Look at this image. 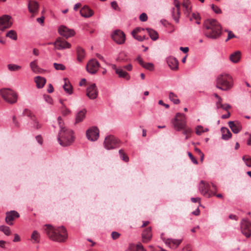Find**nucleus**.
<instances>
[{
  "label": "nucleus",
  "mask_w": 251,
  "mask_h": 251,
  "mask_svg": "<svg viewBox=\"0 0 251 251\" xmlns=\"http://www.w3.org/2000/svg\"><path fill=\"white\" fill-rule=\"evenodd\" d=\"M204 35L208 38L216 39L222 33V27L219 23L213 19H207L203 23Z\"/></svg>",
  "instance_id": "nucleus-1"
},
{
  "label": "nucleus",
  "mask_w": 251,
  "mask_h": 251,
  "mask_svg": "<svg viewBox=\"0 0 251 251\" xmlns=\"http://www.w3.org/2000/svg\"><path fill=\"white\" fill-rule=\"evenodd\" d=\"M45 226V232L51 240L58 242H63L67 239L68 235L64 226L55 228L50 225H46Z\"/></svg>",
  "instance_id": "nucleus-2"
},
{
  "label": "nucleus",
  "mask_w": 251,
  "mask_h": 251,
  "mask_svg": "<svg viewBox=\"0 0 251 251\" xmlns=\"http://www.w3.org/2000/svg\"><path fill=\"white\" fill-rule=\"evenodd\" d=\"M233 84V78L230 75L222 73L217 77L216 87L223 91H228L232 88Z\"/></svg>",
  "instance_id": "nucleus-3"
},
{
  "label": "nucleus",
  "mask_w": 251,
  "mask_h": 251,
  "mask_svg": "<svg viewBox=\"0 0 251 251\" xmlns=\"http://www.w3.org/2000/svg\"><path fill=\"white\" fill-rule=\"evenodd\" d=\"M75 140L73 131L67 127H62L58 136L57 140L60 145L63 147L70 146Z\"/></svg>",
  "instance_id": "nucleus-4"
},
{
  "label": "nucleus",
  "mask_w": 251,
  "mask_h": 251,
  "mask_svg": "<svg viewBox=\"0 0 251 251\" xmlns=\"http://www.w3.org/2000/svg\"><path fill=\"white\" fill-rule=\"evenodd\" d=\"M172 123L174 128L180 131L181 129H184L186 127V118L184 114L177 113L175 118L172 120Z\"/></svg>",
  "instance_id": "nucleus-5"
},
{
  "label": "nucleus",
  "mask_w": 251,
  "mask_h": 251,
  "mask_svg": "<svg viewBox=\"0 0 251 251\" xmlns=\"http://www.w3.org/2000/svg\"><path fill=\"white\" fill-rule=\"evenodd\" d=\"M0 94L3 99L8 103H14L17 100V94L10 89H1Z\"/></svg>",
  "instance_id": "nucleus-6"
},
{
  "label": "nucleus",
  "mask_w": 251,
  "mask_h": 251,
  "mask_svg": "<svg viewBox=\"0 0 251 251\" xmlns=\"http://www.w3.org/2000/svg\"><path fill=\"white\" fill-rule=\"evenodd\" d=\"M104 147L107 150H111L120 146V141L113 135H109L105 137L104 142Z\"/></svg>",
  "instance_id": "nucleus-7"
},
{
  "label": "nucleus",
  "mask_w": 251,
  "mask_h": 251,
  "mask_svg": "<svg viewBox=\"0 0 251 251\" xmlns=\"http://www.w3.org/2000/svg\"><path fill=\"white\" fill-rule=\"evenodd\" d=\"M48 44H53L55 49L58 50L70 49L71 47V44L60 37L57 38L54 43H49Z\"/></svg>",
  "instance_id": "nucleus-8"
},
{
  "label": "nucleus",
  "mask_w": 251,
  "mask_h": 251,
  "mask_svg": "<svg viewBox=\"0 0 251 251\" xmlns=\"http://www.w3.org/2000/svg\"><path fill=\"white\" fill-rule=\"evenodd\" d=\"M240 228L242 233L247 238L251 235V223L247 219H242L240 223Z\"/></svg>",
  "instance_id": "nucleus-9"
},
{
  "label": "nucleus",
  "mask_w": 251,
  "mask_h": 251,
  "mask_svg": "<svg viewBox=\"0 0 251 251\" xmlns=\"http://www.w3.org/2000/svg\"><path fill=\"white\" fill-rule=\"evenodd\" d=\"M11 19V17L7 15H4L0 17V30L3 31L12 26L13 22Z\"/></svg>",
  "instance_id": "nucleus-10"
},
{
  "label": "nucleus",
  "mask_w": 251,
  "mask_h": 251,
  "mask_svg": "<svg viewBox=\"0 0 251 251\" xmlns=\"http://www.w3.org/2000/svg\"><path fill=\"white\" fill-rule=\"evenodd\" d=\"M210 185L206 183L205 181L201 180L199 184V189L201 193L208 198L211 197L215 195V193L209 192Z\"/></svg>",
  "instance_id": "nucleus-11"
},
{
  "label": "nucleus",
  "mask_w": 251,
  "mask_h": 251,
  "mask_svg": "<svg viewBox=\"0 0 251 251\" xmlns=\"http://www.w3.org/2000/svg\"><path fill=\"white\" fill-rule=\"evenodd\" d=\"M111 36L113 40L118 44H122L125 41L126 35L120 30H116Z\"/></svg>",
  "instance_id": "nucleus-12"
},
{
  "label": "nucleus",
  "mask_w": 251,
  "mask_h": 251,
  "mask_svg": "<svg viewBox=\"0 0 251 251\" xmlns=\"http://www.w3.org/2000/svg\"><path fill=\"white\" fill-rule=\"evenodd\" d=\"M86 134L88 140L95 141L99 137V130L97 127H92L86 131Z\"/></svg>",
  "instance_id": "nucleus-13"
},
{
  "label": "nucleus",
  "mask_w": 251,
  "mask_h": 251,
  "mask_svg": "<svg viewBox=\"0 0 251 251\" xmlns=\"http://www.w3.org/2000/svg\"><path fill=\"white\" fill-rule=\"evenodd\" d=\"M100 67V64L96 59L90 60L87 65L86 70L90 74H96Z\"/></svg>",
  "instance_id": "nucleus-14"
},
{
  "label": "nucleus",
  "mask_w": 251,
  "mask_h": 251,
  "mask_svg": "<svg viewBox=\"0 0 251 251\" xmlns=\"http://www.w3.org/2000/svg\"><path fill=\"white\" fill-rule=\"evenodd\" d=\"M28 9L29 12L32 14V17L38 12L39 5L38 3L35 0H28Z\"/></svg>",
  "instance_id": "nucleus-15"
},
{
  "label": "nucleus",
  "mask_w": 251,
  "mask_h": 251,
  "mask_svg": "<svg viewBox=\"0 0 251 251\" xmlns=\"http://www.w3.org/2000/svg\"><path fill=\"white\" fill-rule=\"evenodd\" d=\"M98 95V89L95 84L90 85L87 88L86 95L91 100H94L97 98Z\"/></svg>",
  "instance_id": "nucleus-16"
},
{
  "label": "nucleus",
  "mask_w": 251,
  "mask_h": 251,
  "mask_svg": "<svg viewBox=\"0 0 251 251\" xmlns=\"http://www.w3.org/2000/svg\"><path fill=\"white\" fill-rule=\"evenodd\" d=\"M58 32L61 35L66 38L73 36L75 34V32L73 29H69L64 25L59 27Z\"/></svg>",
  "instance_id": "nucleus-17"
},
{
  "label": "nucleus",
  "mask_w": 251,
  "mask_h": 251,
  "mask_svg": "<svg viewBox=\"0 0 251 251\" xmlns=\"http://www.w3.org/2000/svg\"><path fill=\"white\" fill-rule=\"evenodd\" d=\"M20 217L19 214L16 211L12 210L6 213L5 222L9 225H13L12 221Z\"/></svg>",
  "instance_id": "nucleus-18"
},
{
  "label": "nucleus",
  "mask_w": 251,
  "mask_h": 251,
  "mask_svg": "<svg viewBox=\"0 0 251 251\" xmlns=\"http://www.w3.org/2000/svg\"><path fill=\"white\" fill-rule=\"evenodd\" d=\"M167 64L170 68L174 71L178 69V61L173 56H169L167 59Z\"/></svg>",
  "instance_id": "nucleus-19"
},
{
  "label": "nucleus",
  "mask_w": 251,
  "mask_h": 251,
  "mask_svg": "<svg viewBox=\"0 0 251 251\" xmlns=\"http://www.w3.org/2000/svg\"><path fill=\"white\" fill-rule=\"evenodd\" d=\"M142 241L144 243L149 242L152 238L151 228L149 227L145 229L142 234Z\"/></svg>",
  "instance_id": "nucleus-20"
},
{
  "label": "nucleus",
  "mask_w": 251,
  "mask_h": 251,
  "mask_svg": "<svg viewBox=\"0 0 251 251\" xmlns=\"http://www.w3.org/2000/svg\"><path fill=\"white\" fill-rule=\"evenodd\" d=\"M181 242V239L168 238L165 240V243L169 248L172 249H176L178 247Z\"/></svg>",
  "instance_id": "nucleus-21"
},
{
  "label": "nucleus",
  "mask_w": 251,
  "mask_h": 251,
  "mask_svg": "<svg viewBox=\"0 0 251 251\" xmlns=\"http://www.w3.org/2000/svg\"><path fill=\"white\" fill-rule=\"evenodd\" d=\"M228 124L229 127L234 133L237 134L242 129V126L238 122L229 121Z\"/></svg>",
  "instance_id": "nucleus-22"
},
{
  "label": "nucleus",
  "mask_w": 251,
  "mask_h": 251,
  "mask_svg": "<svg viewBox=\"0 0 251 251\" xmlns=\"http://www.w3.org/2000/svg\"><path fill=\"white\" fill-rule=\"evenodd\" d=\"M80 14L83 17L89 18L93 15L94 12L88 6H84L80 9Z\"/></svg>",
  "instance_id": "nucleus-23"
},
{
  "label": "nucleus",
  "mask_w": 251,
  "mask_h": 251,
  "mask_svg": "<svg viewBox=\"0 0 251 251\" xmlns=\"http://www.w3.org/2000/svg\"><path fill=\"white\" fill-rule=\"evenodd\" d=\"M191 2L190 0H183L182 3V6L185 8L184 10V14L186 17L189 16L191 11V7L190 6Z\"/></svg>",
  "instance_id": "nucleus-24"
},
{
  "label": "nucleus",
  "mask_w": 251,
  "mask_h": 251,
  "mask_svg": "<svg viewBox=\"0 0 251 251\" xmlns=\"http://www.w3.org/2000/svg\"><path fill=\"white\" fill-rule=\"evenodd\" d=\"M221 132L222 134V138L223 140H227L231 138L232 134L227 128L225 127H222Z\"/></svg>",
  "instance_id": "nucleus-25"
},
{
  "label": "nucleus",
  "mask_w": 251,
  "mask_h": 251,
  "mask_svg": "<svg viewBox=\"0 0 251 251\" xmlns=\"http://www.w3.org/2000/svg\"><path fill=\"white\" fill-rule=\"evenodd\" d=\"M30 67L31 70L36 74H41L44 72V70L37 65L35 60L30 62Z\"/></svg>",
  "instance_id": "nucleus-26"
},
{
  "label": "nucleus",
  "mask_w": 251,
  "mask_h": 251,
  "mask_svg": "<svg viewBox=\"0 0 251 251\" xmlns=\"http://www.w3.org/2000/svg\"><path fill=\"white\" fill-rule=\"evenodd\" d=\"M119 77L124 78L126 80H129L130 79V76L129 74L125 71L123 68L119 67L118 70H116V73Z\"/></svg>",
  "instance_id": "nucleus-27"
},
{
  "label": "nucleus",
  "mask_w": 251,
  "mask_h": 251,
  "mask_svg": "<svg viewBox=\"0 0 251 251\" xmlns=\"http://www.w3.org/2000/svg\"><path fill=\"white\" fill-rule=\"evenodd\" d=\"M34 81L38 88H42L45 85L46 80L44 77L38 76L34 78Z\"/></svg>",
  "instance_id": "nucleus-28"
},
{
  "label": "nucleus",
  "mask_w": 251,
  "mask_h": 251,
  "mask_svg": "<svg viewBox=\"0 0 251 251\" xmlns=\"http://www.w3.org/2000/svg\"><path fill=\"white\" fill-rule=\"evenodd\" d=\"M86 111L85 109H83L79 111L76 115L75 117V123H78L82 122L85 117Z\"/></svg>",
  "instance_id": "nucleus-29"
},
{
  "label": "nucleus",
  "mask_w": 251,
  "mask_h": 251,
  "mask_svg": "<svg viewBox=\"0 0 251 251\" xmlns=\"http://www.w3.org/2000/svg\"><path fill=\"white\" fill-rule=\"evenodd\" d=\"M65 83L63 85V89L64 91L69 95L73 93V89L71 84L67 78H64Z\"/></svg>",
  "instance_id": "nucleus-30"
},
{
  "label": "nucleus",
  "mask_w": 251,
  "mask_h": 251,
  "mask_svg": "<svg viewBox=\"0 0 251 251\" xmlns=\"http://www.w3.org/2000/svg\"><path fill=\"white\" fill-rule=\"evenodd\" d=\"M188 17H189V20L190 21H193V20H195V23L198 24L200 25L201 24V17L198 12H193L191 14V16L189 15V16Z\"/></svg>",
  "instance_id": "nucleus-31"
},
{
  "label": "nucleus",
  "mask_w": 251,
  "mask_h": 251,
  "mask_svg": "<svg viewBox=\"0 0 251 251\" xmlns=\"http://www.w3.org/2000/svg\"><path fill=\"white\" fill-rule=\"evenodd\" d=\"M172 15L176 23H178L180 15V9L173 8L172 10Z\"/></svg>",
  "instance_id": "nucleus-32"
},
{
  "label": "nucleus",
  "mask_w": 251,
  "mask_h": 251,
  "mask_svg": "<svg viewBox=\"0 0 251 251\" xmlns=\"http://www.w3.org/2000/svg\"><path fill=\"white\" fill-rule=\"evenodd\" d=\"M77 59L79 62H81L85 57V53L84 50L80 47L76 49Z\"/></svg>",
  "instance_id": "nucleus-33"
},
{
  "label": "nucleus",
  "mask_w": 251,
  "mask_h": 251,
  "mask_svg": "<svg viewBox=\"0 0 251 251\" xmlns=\"http://www.w3.org/2000/svg\"><path fill=\"white\" fill-rule=\"evenodd\" d=\"M241 52L239 51H236L230 55V60L233 63H237L240 59Z\"/></svg>",
  "instance_id": "nucleus-34"
},
{
  "label": "nucleus",
  "mask_w": 251,
  "mask_h": 251,
  "mask_svg": "<svg viewBox=\"0 0 251 251\" xmlns=\"http://www.w3.org/2000/svg\"><path fill=\"white\" fill-rule=\"evenodd\" d=\"M31 239L33 243H39L40 240V234L36 230H34L31 236Z\"/></svg>",
  "instance_id": "nucleus-35"
},
{
  "label": "nucleus",
  "mask_w": 251,
  "mask_h": 251,
  "mask_svg": "<svg viewBox=\"0 0 251 251\" xmlns=\"http://www.w3.org/2000/svg\"><path fill=\"white\" fill-rule=\"evenodd\" d=\"M146 30L152 40L155 41L158 38V34L156 31L151 28H146Z\"/></svg>",
  "instance_id": "nucleus-36"
},
{
  "label": "nucleus",
  "mask_w": 251,
  "mask_h": 251,
  "mask_svg": "<svg viewBox=\"0 0 251 251\" xmlns=\"http://www.w3.org/2000/svg\"><path fill=\"white\" fill-rule=\"evenodd\" d=\"M23 116H27L32 121L36 116L34 113L29 109H25L23 112Z\"/></svg>",
  "instance_id": "nucleus-37"
},
{
  "label": "nucleus",
  "mask_w": 251,
  "mask_h": 251,
  "mask_svg": "<svg viewBox=\"0 0 251 251\" xmlns=\"http://www.w3.org/2000/svg\"><path fill=\"white\" fill-rule=\"evenodd\" d=\"M169 99L174 104H178L180 103V100L177 99V96L173 92H170L169 95Z\"/></svg>",
  "instance_id": "nucleus-38"
},
{
  "label": "nucleus",
  "mask_w": 251,
  "mask_h": 251,
  "mask_svg": "<svg viewBox=\"0 0 251 251\" xmlns=\"http://www.w3.org/2000/svg\"><path fill=\"white\" fill-rule=\"evenodd\" d=\"M32 127L35 129H41L42 127V124L39 122L37 117L32 121Z\"/></svg>",
  "instance_id": "nucleus-39"
},
{
  "label": "nucleus",
  "mask_w": 251,
  "mask_h": 251,
  "mask_svg": "<svg viewBox=\"0 0 251 251\" xmlns=\"http://www.w3.org/2000/svg\"><path fill=\"white\" fill-rule=\"evenodd\" d=\"M208 131H209V129L208 128H204L201 126H198L196 127V133L198 135H201L202 133L205 132H207Z\"/></svg>",
  "instance_id": "nucleus-40"
},
{
  "label": "nucleus",
  "mask_w": 251,
  "mask_h": 251,
  "mask_svg": "<svg viewBox=\"0 0 251 251\" xmlns=\"http://www.w3.org/2000/svg\"><path fill=\"white\" fill-rule=\"evenodd\" d=\"M6 36L14 40H16L17 39V33L16 31L13 30L8 31L6 34Z\"/></svg>",
  "instance_id": "nucleus-41"
},
{
  "label": "nucleus",
  "mask_w": 251,
  "mask_h": 251,
  "mask_svg": "<svg viewBox=\"0 0 251 251\" xmlns=\"http://www.w3.org/2000/svg\"><path fill=\"white\" fill-rule=\"evenodd\" d=\"M0 231H2L4 234L7 236H9L11 234L10 228L5 226H0Z\"/></svg>",
  "instance_id": "nucleus-42"
},
{
  "label": "nucleus",
  "mask_w": 251,
  "mask_h": 251,
  "mask_svg": "<svg viewBox=\"0 0 251 251\" xmlns=\"http://www.w3.org/2000/svg\"><path fill=\"white\" fill-rule=\"evenodd\" d=\"M7 66L10 71H18L22 69L21 66L16 64H10Z\"/></svg>",
  "instance_id": "nucleus-43"
},
{
  "label": "nucleus",
  "mask_w": 251,
  "mask_h": 251,
  "mask_svg": "<svg viewBox=\"0 0 251 251\" xmlns=\"http://www.w3.org/2000/svg\"><path fill=\"white\" fill-rule=\"evenodd\" d=\"M53 66L56 70L63 71L66 69V67L63 64L54 63Z\"/></svg>",
  "instance_id": "nucleus-44"
},
{
  "label": "nucleus",
  "mask_w": 251,
  "mask_h": 251,
  "mask_svg": "<svg viewBox=\"0 0 251 251\" xmlns=\"http://www.w3.org/2000/svg\"><path fill=\"white\" fill-rule=\"evenodd\" d=\"M120 157L125 161L127 162L129 160L128 156L125 153L123 150H120L119 151Z\"/></svg>",
  "instance_id": "nucleus-45"
},
{
  "label": "nucleus",
  "mask_w": 251,
  "mask_h": 251,
  "mask_svg": "<svg viewBox=\"0 0 251 251\" xmlns=\"http://www.w3.org/2000/svg\"><path fill=\"white\" fill-rule=\"evenodd\" d=\"M242 159L245 161L247 166L251 167V157L244 155L243 156Z\"/></svg>",
  "instance_id": "nucleus-46"
},
{
  "label": "nucleus",
  "mask_w": 251,
  "mask_h": 251,
  "mask_svg": "<svg viewBox=\"0 0 251 251\" xmlns=\"http://www.w3.org/2000/svg\"><path fill=\"white\" fill-rule=\"evenodd\" d=\"M143 68L151 71L153 69V64L151 63H144L143 65L142 66Z\"/></svg>",
  "instance_id": "nucleus-47"
},
{
  "label": "nucleus",
  "mask_w": 251,
  "mask_h": 251,
  "mask_svg": "<svg viewBox=\"0 0 251 251\" xmlns=\"http://www.w3.org/2000/svg\"><path fill=\"white\" fill-rule=\"evenodd\" d=\"M182 130H183V131L182 132L183 134L184 135H186L185 139H188L189 138V135L192 132V129L190 128H186V127L184 129H182Z\"/></svg>",
  "instance_id": "nucleus-48"
},
{
  "label": "nucleus",
  "mask_w": 251,
  "mask_h": 251,
  "mask_svg": "<svg viewBox=\"0 0 251 251\" xmlns=\"http://www.w3.org/2000/svg\"><path fill=\"white\" fill-rule=\"evenodd\" d=\"M211 7L213 11L216 14H220L222 13L221 9L217 6L213 4L211 5Z\"/></svg>",
  "instance_id": "nucleus-49"
},
{
  "label": "nucleus",
  "mask_w": 251,
  "mask_h": 251,
  "mask_svg": "<svg viewBox=\"0 0 251 251\" xmlns=\"http://www.w3.org/2000/svg\"><path fill=\"white\" fill-rule=\"evenodd\" d=\"M126 251H138L137 250V244H130Z\"/></svg>",
  "instance_id": "nucleus-50"
},
{
  "label": "nucleus",
  "mask_w": 251,
  "mask_h": 251,
  "mask_svg": "<svg viewBox=\"0 0 251 251\" xmlns=\"http://www.w3.org/2000/svg\"><path fill=\"white\" fill-rule=\"evenodd\" d=\"M139 19L141 22H146L148 20L147 15L145 13H142L139 16Z\"/></svg>",
  "instance_id": "nucleus-51"
},
{
  "label": "nucleus",
  "mask_w": 251,
  "mask_h": 251,
  "mask_svg": "<svg viewBox=\"0 0 251 251\" xmlns=\"http://www.w3.org/2000/svg\"><path fill=\"white\" fill-rule=\"evenodd\" d=\"M120 234L116 231H113L111 233V237L113 240H116L119 238Z\"/></svg>",
  "instance_id": "nucleus-52"
},
{
  "label": "nucleus",
  "mask_w": 251,
  "mask_h": 251,
  "mask_svg": "<svg viewBox=\"0 0 251 251\" xmlns=\"http://www.w3.org/2000/svg\"><path fill=\"white\" fill-rule=\"evenodd\" d=\"M44 100L49 103L52 104L53 102V100L48 95H44Z\"/></svg>",
  "instance_id": "nucleus-53"
},
{
  "label": "nucleus",
  "mask_w": 251,
  "mask_h": 251,
  "mask_svg": "<svg viewBox=\"0 0 251 251\" xmlns=\"http://www.w3.org/2000/svg\"><path fill=\"white\" fill-rule=\"evenodd\" d=\"M227 32H228V36L226 40V42L228 41L229 39L236 37L235 35L231 31L227 30Z\"/></svg>",
  "instance_id": "nucleus-54"
},
{
  "label": "nucleus",
  "mask_w": 251,
  "mask_h": 251,
  "mask_svg": "<svg viewBox=\"0 0 251 251\" xmlns=\"http://www.w3.org/2000/svg\"><path fill=\"white\" fill-rule=\"evenodd\" d=\"M137 247L138 251H147L140 242L137 244Z\"/></svg>",
  "instance_id": "nucleus-55"
},
{
  "label": "nucleus",
  "mask_w": 251,
  "mask_h": 251,
  "mask_svg": "<svg viewBox=\"0 0 251 251\" xmlns=\"http://www.w3.org/2000/svg\"><path fill=\"white\" fill-rule=\"evenodd\" d=\"M188 154L193 163L195 164H197L198 161L197 159L193 156L192 154L190 152H188Z\"/></svg>",
  "instance_id": "nucleus-56"
},
{
  "label": "nucleus",
  "mask_w": 251,
  "mask_h": 251,
  "mask_svg": "<svg viewBox=\"0 0 251 251\" xmlns=\"http://www.w3.org/2000/svg\"><path fill=\"white\" fill-rule=\"evenodd\" d=\"M36 141L40 145L43 144V140L42 136L40 135H38L35 137Z\"/></svg>",
  "instance_id": "nucleus-57"
},
{
  "label": "nucleus",
  "mask_w": 251,
  "mask_h": 251,
  "mask_svg": "<svg viewBox=\"0 0 251 251\" xmlns=\"http://www.w3.org/2000/svg\"><path fill=\"white\" fill-rule=\"evenodd\" d=\"M70 110L67 108L66 107H64V108L62 111V113L63 115L66 116L69 115L70 113Z\"/></svg>",
  "instance_id": "nucleus-58"
},
{
  "label": "nucleus",
  "mask_w": 251,
  "mask_h": 251,
  "mask_svg": "<svg viewBox=\"0 0 251 251\" xmlns=\"http://www.w3.org/2000/svg\"><path fill=\"white\" fill-rule=\"evenodd\" d=\"M13 122L16 127H20V124L18 121L17 120L15 116H13L12 117Z\"/></svg>",
  "instance_id": "nucleus-59"
},
{
  "label": "nucleus",
  "mask_w": 251,
  "mask_h": 251,
  "mask_svg": "<svg viewBox=\"0 0 251 251\" xmlns=\"http://www.w3.org/2000/svg\"><path fill=\"white\" fill-rule=\"evenodd\" d=\"M144 30L143 28L140 27H137L134 29L131 32L132 35L137 34V33L140 32L141 30Z\"/></svg>",
  "instance_id": "nucleus-60"
},
{
  "label": "nucleus",
  "mask_w": 251,
  "mask_h": 251,
  "mask_svg": "<svg viewBox=\"0 0 251 251\" xmlns=\"http://www.w3.org/2000/svg\"><path fill=\"white\" fill-rule=\"evenodd\" d=\"M174 4L175 6V9H180V3L178 0H174Z\"/></svg>",
  "instance_id": "nucleus-61"
},
{
  "label": "nucleus",
  "mask_w": 251,
  "mask_h": 251,
  "mask_svg": "<svg viewBox=\"0 0 251 251\" xmlns=\"http://www.w3.org/2000/svg\"><path fill=\"white\" fill-rule=\"evenodd\" d=\"M222 98H219V99H218V101L216 102V106H217V108L218 109L221 108V105H223L222 103Z\"/></svg>",
  "instance_id": "nucleus-62"
},
{
  "label": "nucleus",
  "mask_w": 251,
  "mask_h": 251,
  "mask_svg": "<svg viewBox=\"0 0 251 251\" xmlns=\"http://www.w3.org/2000/svg\"><path fill=\"white\" fill-rule=\"evenodd\" d=\"M230 106L228 104H225L221 105V108H222L226 110H228L229 108H230Z\"/></svg>",
  "instance_id": "nucleus-63"
},
{
  "label": "nucleus",
  "mask_w": 251,
  "mask_h": 251,
  "mask_svg": "<svg viewBox=\"0 0 251 251\" xmlns=\"http://www.w3.org/2000/svg\"><path fill=\"white\" fill-rule=\"evenodd\" d=\"M192 250L191 246L189 245H187L183 248V251H191Z\"/></svg>",
  "instance_id": "nucleus-64"
}]
</instances>
